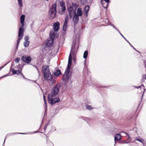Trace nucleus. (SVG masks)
<instances>
[{"instance_id":"nucleus-22","label":"nucleus","mask_w":146,"mask_h":146,"mask_svg":"<svg viewBox=\"0 0 146 146\" xmlns=\"http://www.w3.org/2000/svg\"><path fill=\"white\" fill-rule=\"evenodd\" d=\"M55 35L54 33H53L52 34H51V33L50 34V38L49 39H50L52 40H54L55 38Z\"/></svg>"},{"instance_id":"nucleus-4","label":"nucleus","mask_w":146,"mask_h":146,"mask_svg":"<svg viewBox=\"0 0 146 146\" xmlns=\"http://www.w3.org/2000/svg\"><path fill=\"white\" fill-rule=\"evenodd\" d=\"M24 26H21L19 28V31L18 37L17 40V46H18L21 39L22 38L24 33Z\"/></svg>"},{"instance_id":"nucleus-32","label":"nucleus","mask_w":146,"mask_h":146,"mask_svg":"<svg viewBox=\"0 0 146 146\" xmlns=\"http://www.w3.org/2000/svg\"><path fill=\"white\" fill-rule=\"evenodd\" d=\"M142 87H144V85H141V86H135V87L137 88H141Z\"/></svg>"},{"instance_id":"nucleus-2","label":"nucleus","mask_w":146,"mask_h":146,"mask_svg":"<svg viewBox=\"0 0 146 146\" xmlns=\"http://www.w3.org/2000/svg\"><path fill=\"white\" fill-rule=\"evenodd\" d=\"M42 71L44 73V79L48 81H50L52 84L54 83V79L50 74L48 66L46 65L43 66Z\"/></svg>"},{"instance_id":"nucleus-19","label":"nucleus","mask_w":146,"mask_h":146,"mask_svg":"<svg viewBox=\"0 0 146 146\" xmlns=\"http://www.w3.org/2000/svg\"><path fill=\"white\" fill-rule=\"evenodd\" d=\"M61 6L62 7L61 11L62 12H64L66 10V7L65 6V4L64 3H61Z\"/></svg>"},{"instance_id":"nucleus-28","label":"nucleus","mask_w":146,"mask_h":146,"mask_svg":"<svg viewBox=\"0 0 146 146\" xmlns=\"http://www.w3.org/2000/svg\"><path fill=\"white\" fill-rule=\"evenodd\" d=\"M43 99H44V102L45 104V105L46 107H47V104H46V97H45V96H44V95H43Z\"/></svg>"},{"instance_id":"nucleus-37","label":"nucleus","mask_w":146,"mask_h":146,"mask_svg":"<svg viewBox=\"0 0 146 146\" xmlns=\"http://www.w3.org/2000/svg\"><path fill=\"white\" fill-rule=\"evenodd\" d=\"M128 138H129L130 137V136L129 135H128Z\"/></svg>"},{"instance_id":"nucleus-5","label":"nucleus","mask_w":146,"mask_h":146,"mask_svg":"<svg viewBox=\"0 0 146 146\" xmlns=\"http://www.w3.org/2000/svg\"><path fill=\"white\" fill-rule=\"evenodd\" d=\"M68 11L69 13V16L70 19H71L73 15L76 14L75 10H74L73 7L71 6H70L68 8Z\"/></svg>"},{"instance_id":"nucleus-24","label":"nucleus","mask_w":146,"mask_h":146,"mask_svg":"<svg viewBox=\"0 0 146 146\" xmlns=\"http://www.w3.org/2000/svg\"><path fill=\"white\" fill-rule=\"evenodd\" d=\"M29 41H25V42H24V45L25 47H27L29 46Z\"/></svg>"},{"instance_id":"nucleus-36","label":"nucleus","mask_w":146,"mask_h":146,"mask_svg":"<svg viewBox=\"0 0 146 146\" xmlns=\"http://www.w3.org/2000/svg\"><path fill=\"white\" fill-rule=\"evenodd\" d=\"M21 75H22V76H24V75H23V74L22 73H21Z\"/></svg>"},{"instance_id":"nucleus-13","label":"nucleus","mask_w":146,"mask_h":146,"mask_svg":"<svg viewBox=\"0 0 146 146\" xmlns=\"http://www.w3.org/2000/svg\"><path fill=\"white\" fill-rule=\"evenodd\" d=\"M12 73L13 74H17V75H18L19 74H21V72L22 70H15L12 69Z\"/></svg>"},{"instance_id":"nucleus-33","label":"nucleus","mask_w":146,"mask_h":146,"mask_svg":"<svg viewBox=\"0 0 146 146\" xmlns=\"http://www.w3.org/2000/svg\"><path fill=\"white\" fill-rule=\"evenodd\" d=\"M80 1L82 3H84L86 2V0H80Z\"/></svg>"},{"instance_id":"nucleus-18","label":"nucleus","mask_w":146,"mask_h":146,"mask_svg":"<svg viewBox=\"0 0 146 146\" xmlns=\"http://www.w3.org/2000/svg\"><path fill=\"white\" fill-rule=\"evenodd\" d=\"M70 55H71V59L72 58V55L73 56V57H74L76 55L75 54L74 49H73L72 47L71 51L69 56H70Z\"/></svg>"},{"instance_id":"nucleus-30","label":"nucleus","mask_w":146,"mask_h":146,"mask_svg":"<svg viewBox=\"0 0 146 146\" xmlns=\"http://www.w3.org/2000/svg\"><path fill=\"white\" fill-rule=\"evenodd\" d=\"M25 41H29L28 40L29 39V37L27 36H26L24 38Z\"/></svg>"},{"instance_id":"nucleus-20","label":"nucleus","mask_w":146,"mask_h":146,"mask_svg":"<svg viewBox=\"0 0 146 146\" xmlns=\"http://www.w3.org/2000/svg\"><path fill=\"white\" fill-rule=\"evenodd\" d=\"M90 9V7L88 5L84 7V11L86 13V15L88 13Z\"/></svg>"},{"instance_id":"nucleus-16","label":"nucleus","mask_w":146,"mask_h":146,"mask_svg":"<svg viewBox=\"0 0 146 146\" xmlns=\"http://www.w3.org/2000/svg\"><path fill=\"white\" fill-rule=\"evenodd\" d=\"M25 19V16L24 15H22L21 17V23L22 25L21 26H24V23Z\"/></svg>"},{"instance_id":"nucleus-38","label":"nucleus","mask_w":146,"mask_h":146,"mask_svg":"<svg viewBox=\"0 0 146 146\" xmlns=\"http://www.w3.org/2000/svg\"><path fill=\"white\" fill-rule=\"evenodd\" d=\"M19 133V134H23V133Z\"/></svg>"},{"instance_id":"nucleus-1","label":"nucleus","mask_w":146,"mask_h":146,"mask_svg":"<svg viewBox=\"0 0 146 146\" xmlns=\"http://www.w3.org/2000/svg\"><path fill=\"white\" fill-rule=\"evenodd\" d=\"M60 87L61 85L60 84H57L52 90L51 94H48V102L51 104L53 105L60 101L59 98H53V97L55 96L58 93Z\"/></svg>"},{"instance_id":"nucleus-29","label":"nucleus","mask_w":146,"mask_h":146,"mask_svg":"<svg viewBox=\"0 0 146 146\" xmlns=\"http://www.w3.org/2000/svg\"><path fill=\"white\" fill-rule=\"evenodd\" d=\"M136 140L139 141V142H140L141 143L143 142V140L142 139H140L137 138Z\"/></svg>"},{"instance_id":"nucleus-7","label":"nucleus","mask_w":146,"mask_h":146,"mask_svg":"<svg viewBox=\"0 0 146 146\" xmlns=\"http://www.w3.org/2000/svg\"><path fill=\"white\" fill-rule=\"evenodd\" d=\"M70 72H68L65 71L64 74L63 75L62 77V80L64 81H66L68 80L70 76L69 74Z\"/></svg>"},{"instance_id":"nucleus-8","label":"nucleus","mask_w":146,"mask_h":146,"mask_svg":"<svg viewBox=\"0 0 146 146\" xmlns=\"http://www.w3.org/2000/svg\"><path fill=\"white\" fill-rule=\"evenodd\" d=\"M71 62V55H70V56H69L68 65L67 66V68L66 69V70L65 71H67L68 72L70 71V69L71 67L72 64Z\"/></svg>"},{"instance_id":"nucleus-12","label":"nucleus","mask_w":146,"mask_h":146,"mask_svg":"<svg viewBox=\"0 0 146 146\" xmlns=\"http://www.w3.org/2000/svg\"><path fill=\"white\" fill-rule=\"evenodd\" d=\"M54 41V40L50 39H48L47 42L46 44L47 46L49 47L52 46L53 44Z\"/></svg>"},{"instance_id":"nucleus-31","label":"nucleus","mask_w":146,"mask_h":146,"mask_svg":"<svg viewBox=\"0 0 146 146\" xmlns=\"http://www.w3.org/2000/svg\"><path fill=\"white\" fill-rule=\"evenodd\" d=\"M100 1L103 2H108V3H110V1L109 0H100Z\"/></svg>"},{"instance_id":"nucleus-27","label":"nucleus","mask_w":146,"mask_h":146,"mask_svg":"<svg viewBox=\"0 0 146 146\" xmlns=\"http://www.w3.org/2000/svg\"><path fill=\"white\" fill-rule=\"evenodd\" d=\"M20 59L19 58H16L15 60V61L16 63H18L19 62V60H20Z\"/></svg>"},{"instance_id":"nucleus-26","label":"nucleus","mask_w":146,"mask_h":146,"mask_svg":"<svg viewBox=\"0 0 146 146\" xmlns=\"http://www.w3.org/2000/svg\"><path fill=\"white\" fill-rule=\"evenodd\" d=\"M19 4L20 6L22 7L23 6L22 0H18Z\"/></svg>"},{"instance_id":"nucleus-21","label":"nucleus","mask_w":146,"mask_h":146,"mask_svg":"<svg viewBox=\"0 0 146 146\" xmlns=\"http://www.w3.org/2000/svg\"><path fill=\"white\" fill-rule=\"evenodd\" d=\"M61 73V72L60 70H58L54 73V74L55 76H58Z\"/></svg>"},{"instance_id":"nucleus-10","label":"nucleus","mask_w":146,"mask_h":146,"mask_svg":"<svg viewBox=\"0 0 146 146\" xmlns=\"http://www.w3.org/2000/svg\"><path fill=\"white\" fill-rule=\"evenodd\" d=\"M54 30L55 31H58L59 29L60 23L56 22L53 25Z\"/></svg>"},{"instance_id":"nucleus-25","label":"nucleus","mask_w":146,"mask_h":146,"mask_svg":"<svg viewBox=\"0 0 146 146\" xmlns=\"http://www.w3.org/2000/svg\"><path fill=\"white\" fill-rule=\"evenodd\" d=\"M86 109L88 110H91L93 109V108L91 106L88 105H86Z\"/></svg>"},{"instance_id":"nucleus-11","label":"nucleus","mask_w":146,"mask_h":146,"mask_svg":"<svg viewBox=\"0 0 146 146\" xmlns=\"http://www.w3.org/2000/svg\"><path fill=\"white\" fill-rule=\"evenodd\" d=\"M79 20V17L76 14H74L73 18V21L75 24H77Z\"/></svg>"},{"instance_id":"nucleus-3","label":"nucleus","mask_w":146,"mask_h":146,"mask_svg":"<svg viewBox=\"0 0 146 146\" xmlns=\"http://www.w3.org/2000/svg\"><path fill=\"white\" fill-rule=\"evenodd\" d=\"M56 3L53 4L49 11V19H53L55 18L56 16Z\"/></svg>"},{"instance_id":"nucleus-14","label":"nucleus","mask_w":146,"mask_h":146,"mask_svg":"<svg viewBox=\"0 0 146 146\" xmlns=\"http://www.w3.org/2000/svg\"><path fill=\"white\" fill-rule=\"evenodd\" d=\"M121 135L119 134H117L115 135L114 138L115 141H119L121 139Z\"/></svg>"},{"instance_id":"nucleus-15","label":"nucleus","mask_w":146,"mask_h":146,"mask_svg":"<svg viewBox=\"0 0 146 146\" xmlns=\"http://www.w3.org/2000/svg\"><path fill=\"white\" fill-rule=\"evenodd\" d=\"M82 9L80 8L78 9L77 10V15L78 17L81 16L82 15Z\"/></svg>"},{"instance_id":"nucleus-23","label":"nucleus","mask_w":146,"mask_h":146,"mask_svg":"<svg viewBox=\"0 0 146 146\" xmlns=\"http://www.w3.org/2000/svg\"><path fill=\"white\" fill-rule=\"evenodd\" d=\"M88 52L87 51H85L83 57L84 59H86L88 55Z\"/></svg>"},{"instance_id":"nucleus-6","label":"nucleus","mask_w":146,"mask_h":146,"mask_svg":"<svg viewBox=\"0 0 146 146\" xmlns=\"http://www.w3.org/2000/svg\"><path fill=\"white\" fill-rule=\"evenodd\" d=\"M21 59L23 62L27 63H29L31 60V57L29 56H24L22 57Z\"/></svg>"},{"instance_id":"nucleus-17","label":"nucleus","mask_w":146,"mask_h":146,"mask_svg":"<svg viewBox=\"0 0 146 146\" xmlns=\"http://www.w3.org/2000/svg\"><path fill=\"white\" fill-rule=\"evenodd\" d=\"M103 7L105 8H107L108 6V5L109 3L108 2H102V1H100Z\"/></svg>"},{"instance_id":"nucleus-9","label":"nucleus","mask_w":146,"mask_h":146,"mask_svg":"<svg viewBox=\"0 0 146 146\" xmlns=\"http://www.w3.org/2000/svg\"><path fill=\"white\" fill-rule=\"evenodd\" d=\"M68 15L66 16L65 18V20L63 26V30L64 31H66L67 26L68 22Z\"/></svg>"},{"instance_id":"nucleus-34","label":"nucleus","mask_w":146,"mask_h":146,"mask_svg":"<svg viewBox=\"0 0 146 146\" xmlns=\"http://www.w3.org/2000/svg\"><path fill=\"white\" fill-rule=\"evenodd\" d=\"M144 63L145 67L146 68V61L145 60L144 62Z\"/></svg>"},{"instance_id":"nucleus-35","label":"nucleus","mask_w":146,"mask_h":146,"mask_svg":"<svg viewBox=\"0 0 146 146\" xmlns=\"http://www.w3.org/2000/svg\"><path fill=\"white\" fill-rule=\"evenodd\" d=\"M144 76H145V78L146 79V75H143V77H144Z\"/></svg>"}]
</instances>
